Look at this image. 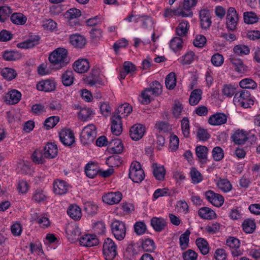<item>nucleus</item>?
I'll return each instance as SVG.
<instances>
[{
	"instance_id": "2",
	"label": "nucleus",
	"mask_w": 260,
	"mask_h": 260,
	"mask_svg": "<svg viewBox=\"0 0 260 260\" xmlns=\"http://www.w3.org/2000/svg\"><path fill=\"white\" fill-rule=\"evenodd\" d=\"M254 98L251 96L250 92L242 90L236 93L233 98V103L236 106L243 108H250L254 104Z\"/></svg>"
},
{
	"instance_id": "49",
	"label": "nucleus",
	"mask_w": 260,
	"mask_h": 260,
	"mask_svg": "<svg viewBox=\"0 0 260 260\" xmlns=\"http://www.w3.org/2000/svg\"><path fill=\"white\" fill-rule=\"evenodd\" d=\"M7 95L10 99L9 102H11V104H17L21 100V93L17 90H12L7 94Z\"/></svg>"
},
{
	"instance_id": "61",
	"label": "nucleus",
	"mask_w": 260,
	"mask_h": 260,
	"mask_svg": "<svg viewBox=\"0 0 260 260\" xmlns=\"http://www.w3.org/2000/svg\"><path fill=\"white\" fill-rule=\"evenodd\" d=\"M221 224L218 222H213L205 227V231L209 234H214L219 232Z\"/></svg>"
},
{
	"instance_id": "46",
	"label": "nucleus",
	"mask_w": 260,
	"mask_h": 260,
	"mask_svg": "<svg viewBox=\"0 0 260 260\" xmlns=\"http://www.w3.org/2000/svg\"><path fill=\"white\" fill-rule=\"evenodd\" d=\"M166 87L169 89H173L176 85V78L174 73L169 74L165 79Z\"/></svg>"
},
{
	"instance_id": "22",
	"label": "nucleus",
	"mask_w": 260,
	"mask_h": 260,
	"mask_svg": "<svg viewBox=\"0 0 260 260\" xmlns=\"http://www.w3.org/2000/svg\"><path fill=\"white\" fill-rule=\"evenodd\" d=\"M73 68L74 71L78 73H84L89 68V62L85 59H78L74 63Z\"/></svg>"
},
{
	"instance_id": "58",
	"label": "nucleus",
	"mask_w": 260,
	"mask_h": 260,
	"mask_svg": "<svg viewBox=\"0 0 260 260\" xmlns=\"http://www.w3.org/2000/svg\"><path fill=\"white\" fill-rule=\"evenodd\" d=\"M244 20L247 24H253L258 21V18L254 13L247 12L244 13Z\"/></svg>"
},
{
	"instance_id": "26",
	"label": "nucleus",
	"mask_w": 260,
	"mask_h": 260,
	"mask_svg": "<svg viewBox=\"0 0 260 260\" xmlns=\"http://www.w3.org/2000/svg\"><path fill=\"white\" fill-rule=\"evenodd\" d=\"M200 18L202 28H209L211 24L209 11L206 9L202 10L200 12Z\"/></svg>"
},
{
	"instance_id": "38",
	"label": "nucleus",
	"mask_w": 260,
	"mask_h": 260,
	"mask_svg": "<svg viewBox=\"0 0 260 260\" xmlns=\"http://www.w3.org/2000/svg\"><path fill=\"white\" fill-rule=\"evenodd\" d=\"M222 94L226 98L232 97L236 91V87L231 84H224L221 89Z\"/></svg>"
},
{
	"instance_id": "56",
	"label": "nucleus",
	"mask_w": 260,
	"mask_h": 260,
	"mask_svg": "<svg viewBox=\"0 0 260 260\" xmlns=\"http://www.w3.org/2000/svg\"><path fill=\"white\" fill-rule=\"evenodd\" d=\"M145 174L143 170H137L136 172H132L131 170V180L135 183H140L144 180Z\"/></svg>"
},
{
	"instance_id": "4",
	"label": "nucleus",
	"mask_w": 260,
	"mask_h": 260,
	"mask_svg": "<svg viewBox=\"0 0 260 260\" xmlns=\"http://www.w3.org/2000/svg\"><path fill=\"white\" fill-rule=\"evenodd\" d=\"M96 136V128L94 124H89L85 126L81 133L80 139L83 145L93 142Z\"/></svg>"
},
{
	"instance_id": "57",
	"label": "nucleus",
	"mask_w": 260,
	"mask_h": 260,
	"mask_svg": "<svg viewBox=\"0 0 260 260\" xmlns=\"http://www.w3.org/2000/svg\"><path fill=\"white\" fill-rule=\"evenodd\" d=\"M84 210L87 214L93 215L97 212L98 206L93 203L87 202L84 204Z\"/></svg>"
},
{
	"instance_id": "14",
	"label": "nucleus",
	"mask_w": 260,
	"mask_h": 260,
	"mask_svg": "<svg viewBox=\"0 0 260 260\" xmlns=\"http://www.w3.org/2000/svg\"><path fill=\"white\" fill-rule=\"evenodd\" d=\"M111 132L115 136L120 135L122 132L121 116L120 115L113 114L111 118Z\"/></svg>"
},
{
	"instance_id": "51",
	"label": "nucleus",
	"mask_w": 260,
	"mask_h": 260,
	"mask_svg": "<svg viewBox=\"0 0 260 260\" xmlns=\"http://www.w3.org/2000/svg\"><path fill=\"white\" fill-rule=\"evenodd\" d=\"M30 165L28 162L20 160L17 163L18 172L21 174H27L30 171Z\"/></svg>"
},
{
	"instance_id": "24",
	"label": "nucleus",
	"mask_w": 260,
	"mask_h": 260,
	"mask_svg": "<svg viewBox=\"0 0 260 260\" xmlns=\"http://www.w3.org/2000/svg\"><path fill=\"white\" fill-rule=\"evenodd\" d=\"M199 216L204 219L212 220L216 218L217 215L214 210L207 207L200 208L198 211Z\"/></svg>"
},
{
	"instance_id": "53",
	"label": "nucleus",
	"mask_w": 260,
	"mask_h": 260,
	"mask_svg": "<svg viewBox=\"0 0 260 260\" xmlns=\"http://www.w3.org/2000/svg\"><path fill=\"white\" fill-rule=\"evenodd\" d=\"M142 247L146 251L152 252L155 249V244L153 240L146 239L142 243Z\"/></svg>"
},
{
	"instance_id": "43",
	"label": "nucleus",
	"mask_w": 260,
	"mask_h": 260,
	"mask_svg": "<svg viewBox=\"0 0 260 260\" xmlns=\"http://www.w3.org/2000/svg\"><path fill=\"white\" fill-rule=\"evenodd\" d=\"M183 46V40L180 37H174L170 43L171 49L174 52L180 50Z\"/></svg>"
},
{
	"instance_id": "48",
	"label": "nucleus",
	"mask_w": 260,
	"mask_h": 260,
	"mask_svg": "<svg viewBox=\"0 0 260 260\" xmlns=\"http://www.w3.org/2000/svg\"><path fill=\"white\" fill-rule=\"evenodd\" d=\"M1 75L8 80H12L16 78L17 73L12 68H5L2 70Z\"/></svg>"
},
{
	"instance_id": "9",
	"label": "nucleus",
	"mask_w": 260,
	"mask_h": 260,
	"mask_svg": "<svg viewBox=\"0 0 260 260\" xmlns=\"http://www.w3.org/2000/svg\"><path fill=\"white\" fill-rule=\"evenodd\" d=\"M122 198V194L120 191L109 192L102 197L103 201L108 205L119 203Z\"/></svg>"
},
{
	"instance_id": "40",
	"label": "nucleus",
	"mask_w": 260,
	"mask_h": 260,
	"mask_svg": "<svg viewBox=\"0 0 260 260\" xmlns=\"http://www.w3.org/2000/svg\"><path fill=\"white\" fill-rule=\"evenodd\" d=\"M62 82L66 86H69L73 83L74 77L73 71L67 70L62 75Z\"/></svg>"
},
{
	"instance_id": "25",
	"label": "nucleus",
	"mask_w": 260,
	"mask_h": 260,
	"mask_svg": "<svg viewBox=\"0 0 260 260\" xmlns=\"http://www.w3.org/2000/svg\"><path fill=\"white\" fill-rule=\"evenodd\" d=\"M151 225L156 232H161L165 229L167 221L162 217H153L151 219Z\"/></svg>"
},
{
	"instance_id": "31",
	"label": "nucleus",
	"mask_w": 260,
	"mask_h": 260,
	"mask_svg": "<svg viewBox=\"0 0 260 260\" xmlns=\"http://www.w3.org/2000/svg\"><path fill=\"white\" fill-rule=\"evenodd\" d=\"M67 213L70 217L75 220H79L82 216L81 210L77 205L70 206Z\"/></svg>"
},
{
	"instance_id": "36",
	"label": "nucleus",
	"mask_w": 260,
	"mask_h": 260,
	"mask_svg": "<svg viewBox=\"0 0 260 260\" xmlns=\"http://www.w3.org/2000/svg\"><path fill=\"white\" fill-rule=\"evenodd\" d=\"M196 243L202 254L206 255L209 253V244L205 239L198 238L196 241Z\"/></svg>"
},
{
	"instance_id": "7",
	"label": "nucleus",
	"mask_w": 260,
	"mask_h": 260,
	"mask_svg": "<svg viewBox=\"0 0 260 260\" xmlns=\"http://www.w3.org/2000/svg\"><path fill=\"white\" fill-rule=\"evenodd\" d=\"M205 196L207 200L213 206L219 207L224 203V199L222 196L214 192L212 190H208L205 192Z\"/></svg>"
},
{
	"instance_id": "44",
	"label": "nucleus",
	"mask_w": 260,
	"mask_h": 260,
	"mask_svg": "<svg viewBox=\"0 0 260 260\" xmlns=\"http://www.w3.org/2000/svg\"><path fill=\"white\" fill-rule=\"evenodd\" d=\"M10 19L12 22L14 24L23 25L25 23L27 18L22 13H15L11 15Z\"/></svg>"
},
{
	"instance_id": "55",
	"label": "nucleus",
	"mask_w": 260,
	"mask_h": 260,
	"mask_svg": "<svg viewBox=\"0 0 260 260\" xmlns=\"http://www.w3.org/2000/svg\"><path fill=\"white\" fill-rule=\"evenodd\" d=\"M229 217L233 220H239L243 217V213L241 209L238 208L232 209L229 213Z\"/></svg>"
},
{
	"instance_id": "10",
	"label": "nucleus",
	"mask_w": 260,
	"mask_h": 260,
	"mask_svg": "<svg viewBox=\"0 0 260 260\" xmlns=\"http://www.w3.org/2000/svg\"><path fill=\"white\" fill-rule=\"evenodd\" d=\"M70 188V184L63 180L56 179L54 181L53 191L56 194H64L68 192Z\"/></svg>"
},
{
	"instance_id": "27",
	"label": "nucleus",
	"mask_w": 260,
	"mask_h": 260,
	"mask_svg": "<svg viewBox=\"0 0 260 260\" xmlns=\"http://www.w3.org/2000/svg\"><path fill=\"white\" fill-rule=\"evenodd\" d=\"M198 2V0H184L182 8H181L184 12V16L186 17H191L193 13L191 8L194 7Z\"/></svg>"
},
{
	"instance_id": "45",
	"label": "nucleus",
	"mask_w": 260,
	"mask_h": 260,
	"mask_svg": "<svg viewBox=\"0 0 260 260\" xmlns=\"http://www.w3.org/2000/svg\"><path fill=\"white\" fill-rule=\"evenodd\" d=\"M130 113L129 104L125 103L118 107L114 114L120 115L121 118L126 117Z\"/></svg>"
},
{
	"instance_id": "11",
	"label": "nucleus",
	"mask_w": 260,
	"mask_h": 260,
	"mask_svg": "<svg viewBox=\"0 0 260 260\" xmlns=\"http://www.w3.org/2000/svg\"><path fill=\"white\" fill-rule=\"evenodd\" d=\"M59 139L65 146H71L75 142L73 132L70 129H63L59 133Z\"/></svg>"
},
{
	"instance_id": "28",
	"label": "nucleus",
	"mask_w": 260,
	"mask_h": 260,
	"mask_svg": "<svg viewBox=\"0 0 260 260\" xmlns=\"http://www.w3.org/2000/svg\"><path fill=\"white\" fill-rule=\"evenodd\" d=\"M110 152L111 153L119 154L122 152L123 146L121 141L118 139L111 140L109 142Z\"/></svg>"
},
{
	"instance_id": "1",
	"label": "nucleus",
	"mask_w": 260,
	"mask_h": 260,
	"mask_svg": "<svg viewBox=\"0 0 260 260\" xmlns=\"http://www.w3.org/2000/svg\"><path fill=\"white\" fill-rule=\"evenodd\" d=\"M68 51L63 48H58L50 53L49 60L56 69H60L69 63Z\"/></svg>"
},
{
	"instance_id": "35",
	"label": "nucleus",
	"mask_w": 260,
	"mask_h": 260,
	"mask_svg": "<svg viewBox=\"0 0 260 260\" xmlns=\"http://www.w3.org/2000/svg\"><path fill=\"white\" fill-rule=\"evenodd\" d=\"M184 12L181 8H177L176 9L167 8L164 13V16L166 18H171L173 16H181L182 17H186L184 16Z\"/></svg>"
},
{
	"instance_id": "50",
	"label": "nucleus",
	"mask_w": 260,
	"mask_h": 260,
	"mask_svg": "<svg viewBox=\"0 0 260 260\" xmlns=\"http://www.w3.org/2000/svg\"><path fill=\"white\" fill-rule=\"evenodd\" d=\"M234 52L238 55H248L250 53L249 48L245 45H237L233 48Z\"/></svg>"
},
{
	"instance_id": "12",
	"label": "nucleus",
	"mask_w": 260,
	"mask_h": 260,
	"mask_svg": "<svg viewBox=\"0 0 260 260\" xmlns=\"http://www.w3.org/2000/svg\"><path fill=\"white\" fill-rule=\"evenodd\" d=\"M145 126L140 123H137L131 126V139L139 141L141 139L146 133Z\"/></svg>"
},
{
	"instance_id": "18",
	"label": "nucleus",
	"mask_w": 260,
	"mask_h": 260,
	"mask_svg": "<svg viewBox=\"0 0 260 260\" xmlns=\"http://www.w3.org/2000/svg\"><path fill=\"white\" fill-rule=\"evenodd\" d=\"M40 40V37L39 36H31L26 41L18 43L17 47L22 49L30 48L38 45Z\"/></svg>"
},
{
	"instance_id": "42",
	"label": "nucleus",
	"mask_w": 260,
	"mask_h": 260,
	"mask_svg": "<svg viewBox=\"0 0 260 260\" xmlns=\"http://www.w3.org/2000/svg\"><path fill=\"white\" fill-rule=\"evenodd\" d=\"M239 86L242 88L254 89L257 88L256 83L250 78H245L239 82Z\"/></svg>"
},
{
	"instance_id": "29",
	"label": "nucleus",
	"mask_w": 260,
	"mask_h": 260,
	"mask_svg": "<svg viewBox=\"0 0 260 260\" xmlns=\"http://www.w3.org/2000/svg\"><path fill=\"white\" fill-rule=\"evenodd\" d=\"M153 174L156 180L162 181L165 179L166 170L160 164H153L152 165Z\"/></svg>"
},
{
	"instance_id": "37",
	"label": "nucleus",
	"mask_w": 260,
	"mask_h": 260,
	"mask_svg": "<svg viewBox=\"0 0 260 260\" xmlns=\"http://www.w3.org/2000/svg\"><path fill=\"white\" fill-rule=\"evenodd\" d=\"M202 91L199 89L193 90L190 93L189 102L191 106L197 105L202 99Z\"/></svg>"
},
{
	"instance_id": "20",
	"label": "nucleus",
	"mask_w": 260,
	"mask_h": 260,
	"mask_svg": "<svg viewBox=\"0 0 260 260\" xmlns=\"http://www.w3.org/2000/svg\"><path fill=\"white\" fill-rule=\"evenodd\" d=\"M228 60L232 64L236 72L242 73L246 70V66L240 58L231 55L229 56Z\"/></svg>"
},
{
	"instance_id": "62",
	"label": "nucleus",
	"mask_w": 260,
	"mask_h": 260,
	"mask_svg": "<svg viewBox=\"0 0 260 260\" xmlns=\"http://www.w3.org/2000/svg\"><path fill=\"white\" fill-rule=\"evenodd\" d=\"M171 192L167 188H158L156 189L153 194V200H155L160 197L169 196Z\"/></svg>"
},
{
	"instance_id": "32",
	"label": "nucleus",
	"mask_w": 260,
	"mask_h": 260,
	"mask_svg": "<svg viewBox=\"0 0 260 260\" xmlns=\"http://www.w3.org/2000/svg\"><path fill=\"white\" fill-rule=\"evenodd\" d=\"M218 188L222 192H230L232 189L231 182L226 179H220L216 182Z\"/></svg>"
},
{
	"instance_id": "63",
	"label": "nucleus",
	"mask_w": 260,
	"mask_h": 260,
	"mask_svg": "<svg viewBox=\"0 0 260 260\" xmlns=\"http://www.w3.org/2000/svg\"><path fill=\"white\" fill-rule=\"evenodd\" d=\"M198 253L192 249H188L182 253L183 260H197Z\"/></svg>"
},
{
	"instance_id": "15",
	"label": "nucleus",
	"mask_w": 260,
	"mask_h": 260,
	"mask_svg": "<svg viewBox=\"0 0 260 260\" xmlns=\"http://www.w3.org/2000/svg\"><path fill=\"white\" fill-rule=\"evenodd\" d=\"M37 89L39 91L51 92L56 88V83L52 79L43 80L36 85Z\"/></svg>"
},
{
	"instance_id": "16",
	"label": "nucleus",
	"mask_w": 260,
	"mask_h": 260,
	"mask_svg": "<svg viewBox=\"0 0 260 260\" xmlns=\"http://www.w3.org/2000/svg\"><path fill=\"white\" fill-rule=\"evenodd\" d=\"M80 244L85 247H92L99 244V241L95 235H85L80 238Z\"/></svg>"
},
{
	"instance_id": "3",
	"label": "nucleus",
	"mask_w": 260,
	"mask_h": 260,
	"mask_svg": "<svg viewBox=\"0 0 260 260\" xmlns=\"http://www.w3.org/2000/svg\"><path fill=\"white\" fill-rule=\"evenodd\" d=\"M102 252L105 260H113L117 255V247L110 238H106L103 244Z\"/></svg>"
},
{
	"instance_id": "54",
	"label": "nucleus",
	"mask_w": 260,
	"mask_h": 260,
	"mask_svg": "<svg viewBox=\"0 0 260 260\" xmlns=\"http://www.w3.org/2000/svg\"><path fill=\"white\" fill-rule=\"evenodd\" d=\"M182 132L183 136L187 138L190 134L189 121L188 118L184 117L181 122Z\"/></svg>"
},
{
	"instance_id": "5",
	"label": "nucleus",
	"mask_w": 260,
	"mask_h": 260,
	"mask_svg": "<svg viewBox=\"0 0 260 260\" xmlns=\"http://www.w3.org/2000/svg\"><path fill=\"white\" fill-rule=\"evenodd\" d=\"M111 231L115 238L122 240L125 236L126 228L124 222L119 220L113 221L111 224Z\"/></svg>"
},
{
	"instance_id": "21",
	"label": "nucleus",
	"mask_w": 260,
	"mask_h": 260,
	"mask_svg": "<svg viewBox=\"0 0 260 260\" xmlns=\"http://www.w3.org/2000/svg\"><path fill=\"white\" fill-rule=\"evenodd\" d=\"M198 56L191 51L186 52L183 55L178 58V61L183 66L189 65L193 63Z\"/></svg>"
},
{
	"instance_id": "13",
	"label": "nucleus",
	"mask_w": 260,
	"mask_h": 260,
	"mask_svg": "<svg viewBox=\"0 0 260 260\" xmlns=\"http://www.w3.org/2000/svg\"><path fill=\"white\" fill-rule=\"evenodd\" d=\"M248 133L242 129H236L232 135L233 142L238 145L244 144L248 140Z\"/></svg>"
},
{
	"instance_id": "64",
	"label": "nucleus",
	"mask_w": 260,
	"mask_h": 260,
	"mask_svg": "<svg viewBox=\"0 0 260 260\" xmlns=\"http://www.w3.org/2000/svg\"><path fill=\"white\" fill-rule=\"evenodd\" d=\"M212 156L214 160L220 161L224 157L223 149L218 146L214 147L212 150Z\"/></svg>"
},
{
	"instance_id": "59",
	"label": "nucleus",
	"mask_w": 260,
	"mask_h": 260,
	"mask_svg": "<svg viewBox=\"0 0 260 260\" xmlns=\"http://www.w3.org/2000/svg\"><path fill=\"white\" fill-rule=\"evenodd\" d=\"M211 61L214 66L216 67H220L224 62V57L222 54L217 53L212 56Z\"/></svg>"
},
{
	"instance_id": "6",
	"label": "nucleus",
	"mask_w": 260,
	"mask_h": 260,
	"mask_svg": "<svg viewBox=\"0 0 260 260\" xmlns=\"http://www.w3.org/2000/svg\"><path fill=\"white\" fill-rule=\"evenodd\" d=\"M81 15V11L75 8L70 9L64 15L65 18L68 20L69 25L72 27L79 24L77 18Z\"/></svg>"
},
{
	"instance_id": "39",
	"label": "nucleus",
	"mask_w": 260,
	"mask_h": 260,
	"mask_svg": "<svg viewBox=\"0 0 260 260\" xmlns=\"http://www.w3.org/2000/svg\"><path fill=\"white\" fill-rule=\"evenodd\" d=\"M256 228L254 221L251 219H246L242 223V229L244 232L247 234L252 233Z\"/></svg>"
},
{
	"instance_id": "33",
	"label": "nucleus",
	"mask_w": 260,
	"mask_h": 260,
	"mask_svg": "<svg viewBox=\"0 0 260 260\" xmlns=\"http://www.w3.org/2000/svg\"><path fill=\"white\" fill-rule=\"evenodd\" d=\"M190 25L189 22L185 20L181 21L176 28V33L179 36H185L189 29Z\"/></svg>"
},
{
	"instance_id": "19",
	"label": "nucleus",
	"mask_w": 260,
	"mask_h": 260,
	"mask_svg": "<svg viewBox=\"0 0 260 260\" xmlns=\"http://www.w3.org/2000/svg\"><path fill=\"white\" fill-rule=\"evenodd\" d=\"M58 153L57 146L52 143H48L44 148V157L51 159L55 157Z\"/></svg>"
},
{
	"instance_id": "17",
	"label": "nucleus",
	"mask_w": 260,
	"mask_h": 260,
	"mask_svg": "<svg viewBox=\"0 0 260 260\" xmlns=\"http://www.w3.org/2000/svg\"><path fill=\"white\" fill-rule=\"evenodd\" d=\"M226 121L227 117L224 114L217 113L210 116L208 118V122L211 125L217 126L226 123Z\"/></svg>"
},
{
	"instance_id": "52",
	"label": "nucleus",
	"mask_w": 260,
	"mask_h": 260,
	"mask_svg": "<svg viewBox=\"0 0 260 260\" xmlns=\"http://www.w3.org/2000/svg\"><path fill=\"white\" fill-rule=\"evenodd\" d=\"M59 121V117L58 116H51L45 120L44 125L47 129H49L54 127Z\"/></svg>"
},
{
	"instance_id": "47",
	"label": "nucleus",
	"mask_w": 260,
	"mask_h": 260,
	"mask_svg": "<svg viewBox=\"0 0 260 260\" xmlns=\"http://www.w3.org/2000/svg\"><path fill=\"white\" fill-rule=\"evenodd\" d=\"M190 232L186 231L181 234L179 238V245L182 250L186 249L188 247Z\"/></svg>"
},
{
	"instance_id": "34",
	"label": "nucleus",
	"mask_w": 260,
	"mask_h": 260,
	"mask_svg": "<svg viewBox=\"0 0 260 260\" xmlns=\"http://www.w3.org/2000/svg\"><path fill=\"white\" fill-rule=\"evenodd\" d=\"M3 57L7 61H15L21 58V54L15 50H6L3 53Z\"/></svg>"
},
{
	"instance_id": "60",
	"label": "nucleus",
	"mask_w": 260,
	"mask_h": 260,
	"mask_svg": "<svg viewBox=\"0 0 260 260\" xmlns=\"http://www.w3.org/2000/svg\"><path fill=\"white\" fill-rule=\"evenodd\" d=\"M190 175L192 182L194 184H198L203 180L201 174L194 168H192L191 169Z\"/></svg>"
},
{
	"instance_id": "30",
	"label": "nucleus",
	"mask_w": 260,
	"mask_h": 260,
	"mask_svg": "<svg viewBox=\"0 0 260 260\" xmlns=\"http://www.w3.org/2000/svg\"><path fill=\"white\" fill-rule=\"evenodd\" d=\"M98 166L93 162L87 164L85 167V173L87 177L93 178L99 174Z\"/></svg>"
},
{
	"instance_id": "23",
	"label": "nucleus",
	"mask_w": 260,
	"mask_h": 260,
	"mask_svg": "<svg viewBox=\"0 0 260 260\" xmlns=\"http://www.w3.org/2000/svg\"><path fill=\"white\" fill-rule=\"evenodd\" d=\"M70 42L75 47L79 48H83L86 43L84 37L78 34L71 35L70 37Z\"/></svg>"
},
{
	"instance_id": "8",
	"label": "nucleus",
	"mask_w": 260,
	"mask_h": 260,
	"mask_svg": "<svg viewBox=\"0 0 260 260\" xmlns=\"http://www.w3.org/2000/svg\"><path fill=\"white\" fill-rule=\"evenodd\" d=\"M238 20V16L236 9L233 7H230L227 12V27L231 30H234L236 28Z\"/></svg>"
},
{
	"instance_id": "41",
	"label": "nucleus",
	"mask_w": 260,
	"mask_h": 260,
	"mask_svg": "<svg viewBox=\"0 0 260 260\" xmlns=\"http://www.w3.org/2000/svg\"><path fill=\"white\" fill-rule=\"evenodd\" d=\"M196 153L200 160L204 161L207 159L208 149L205 146H198L196 148Z\"/></svg>"
}]
</instances>
